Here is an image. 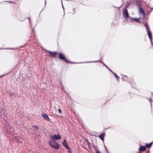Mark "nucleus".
I'll return each mask as SVG.
<instances>
[{
  "instance_id": "1",
  "label": "nucleus",
  "mask_w": 153,
  "mask_h": 153,
  "mask_svg": "<svg viewBox=\"0 0 153 153\" xmlns=\"http://www.w3.org/2000/svg\"><path fill=\"white\" fill-rule=\"evenodd\" d=\"M49 145L53 148L58 150L60 148L59 144L54 140L50 139L48 141Z\"/></svg>"
},
{
  "instance_id": "2",
  "label": "nucleus",
  "mask_w": 153,
  "mask_h": 153,
  "mask_svg": "<svg viewBox=\"0 0 153 153\" xmlns=\"http://www.w3.org/2000/svg\"><path fill=\"white\" fill-rule=\"evenodd\" d=\"M60 138L61 136L59 134H54V135L51 136L50 137V139L53 140H57Z\"/></svg>"
},
{
  "instance_id": "3",
  "label": "nucleus",
  "mask_w": 153,
  "mask_h": 153,
  "mask_svg": "<svg viewBox=\"0 0 153 153\" xmlns=\"http://www.w3.org/2000/svg\"><path fill=\"white\" fill-rule=\"evenodd\" d=\"M20 140H21V138L19 136H15L13 137V140L16 141L17 142H19V144L21 143V144H22V141H21Z\"/></svg>"
},
{
  "instance_id": "4",
  "label": "nucleus",
  "mask_w": 153,
  "mask_h": 153,
  "mask_svg": "<svg viewBox=\"0 0 153 153\" xmlns=\"http://www.w3.org/2000/svg\"><path fill=\"white\" fill-rule=\"evenodd\" d=\"M147 32V34L149 36V39L151 40V42L152 45H153V44L152 42V33L149 29H148V30H146Z\"/></svg>"
},
{
  "instance_id": "5",
  "label": "nucleus",
  "mask_w": 153,
  "mask_h": 153,
  "mask_svg": "<svg viewBox=\"0 0 153 153\" xmlns=\"http://www.w3.org/2000/svg\"><path fill=\"white\" fill-rule=\"evenodd\" d=\"M59 58L62 60H64L66 62H68V61L65 59V55L62 53L59 54Z\"/></svg>"
},
{
  "instance_id": "6",
  "label": "nucleus",
  "mask_w": 153,
  "mask_h": 153,
  "mask_svg": "<svg viewBox=\"0 0 153 153\" xmlns=\"http://www.w3.org/2000/svg\"><path fill=\"white\" fill-rule=\"evenodd\" d=\"M123 13L124 16L125 18H126L128 17V13L126 9H125L123 10Z\"/></svg>"
},
{
  "instance_id": "7",
  "label": "nucleus",
  "mask_w": 153,
  "mask_h": 153,
  "mask_svg": "<svg viewBox=\"0 0 153 153\" xmlns=\"http://www.w3.org/2000/svg\"><path fill=\"white\" fill-rule=\"evenodd\" d=\"M63 145L65 147V148L68 149H70L67 143L65 140H64L62 143Z\"/></svg>"
},
{
  "instance_id": "8",
  "label": "nucleus",
  "mask_w": 153,
  "mask_h": 153,
  "mask_svg": "<svg viewBox=\"0 0 153 153\" xmlns=\"http://www.w3.org/2000/svg\"><path fill=\"white\" fill-rule=\"evenodd\" d=\"M139 13L143 14V17L144 18L145 16L144 11L142 8L140 7L139 9Z\"/></svg>"
},
{
  "instance_id": "9",
  "label": "nucleus",
  "mask_w": 153,
  "mask_h": 153,
  "mask_svg": "<svg viewBox=\"0 0 153 153\" xmlns=\"http://www.w3.org/2000/svg\"><path fill=\"white\" fill-rule=\"evenodd\" d=\"M48 52L50 53V55L53 57L56 56L57 53L55 52H52L50 51H48Z\"/></svg>"
},
{
  "instance_id": "10",
  "label": "nucleus",
  "mask_w": 153,
  "mask_h": 153,
  "mask_svg": "<svg viewBox=\"0 0 153 153\" xmlns=\"http://www.w3.org/2000/svg\"><path fill=\"white\" fill-rule=\"evenodd\" d=\"M146 149V147L145 146H140L139 149V150L141 152L145 151Z\"/></svg>"
},
{
  "instance_id": "11",
  "label": "nucleus",
  "mask_w": 153,
  "mask_h": 153,
  "mask_svg": "<svg viewBox=\"0 0 153 153\" xmlns=\"http://www.w3.org/2000/svg\"><path fill=\"white\" fill-rule=\"evenodd\" d=\"M42 117H43V118L45 120H49V119L48 116L46 114H44L42 115Z\"/></svg>"
},
{
  "instance_id": "12",
  "label": "nucleus",
  "mask_w": 153,
  "mask_h": 153,
  "mask_svg": "<svg viewBox=\"0 0 153 153\" xmlns=\"http://www.w3.org/2000/svg\"><path fill=\"white\" fill-rule=\"evenodd\" d=\"M105 134H100L99 136L100 138L103 141H104V137H105Z\"/></svg>"
},
{
  "instance_id": "13",
  "label": "nucleus",
  "mask_w": 153,
  "mask_h": 153,
  "mask_svg": "<svg viewBox=\"0 0 153 153\" xmlns=\"http://www.w3.org/2000/svg\"><path fill=\"white\" fill-rule=\"evenodd\" d=\"M153 142H152V143H149V144H147L146 145V146L147 147H151V146H152V143H153Z\"/></svg>"
},
{
  "instance_id": "14",
  "label": "nucleus",
  "mask_w": 153,
  "mask_h": 153,
  "mask_svg": "<svg viewBox=\"0 0 153 153\" xmlns=\"http://www.w3.org/2000/svg\"><path fill=\"white\" fill-rule=\"evenodd\" d=\"M112 73L114 75L115 78L118 80V79L119 78V76H118L115 73Z\"/></svg>"
},
{
  "instance_id": "15",
  "label": "nucleus",
  "mask_w": 153,
  "mask_h": 153,
  "mask_svg": "<svg viewBox=\"0 0 153 153\" xmlns=\"http://www.w3.org/2000/svg\"><path fill=\"white\" fill-rule=\"evenodd\" d=\"M87 144H88V147L89 149H90V147L91 146V144L89 141L88 142H87Z\"/></svg>"
},
{
  "instance_id": "16",
  "label": "nucleus",
  "mask_w": 153,
  "mask_h": 153,
  "mask_svg": "<svg viewBox=\"0 0 153 153\" xmlns=\"http://www.w3.org/2000/svg\"><path fill=\"white\" fill-rule=\"evenodd\" d=\"M144 25L146 27V30H148V29H149V27L148 26L147 24L146 23H145L144 24Z\"/></svg>"
},
{
  "instance_id": "17",
  "label": "nucleus",
  "mask_w": 153,
  "mask_h": 153,
  "mask_svg": "<svg viewBox=\"0 0 153 153\" xmlns=\"http://www.w3.org/2000/svg\"><path fill=\"white\" fill-rule=\"evenodd\" d=\"M32 127L35 129H37L38 128V127L36 126H32Z\"/></svg>"
},
{
  "instance_id": "18",
  "label": "nucleus",
  "mask_w": 153,
  "mask_h": 153,
  "mask_svg": "<svg viewBox=\"0 0 153 153\" xmlns=\"http://www.w3.org/2000/svg\"><path fill=\"white\" fill-rule=\"evenodd\" d=\"M58 111L59 113L61 114L62 113L61 110L60 109H59Z\"/></svg>"
},
{
  "instance_id": "19",
  "label": "nucleus",
  "mask_w": 153,
  "mask_h": 153,
  "mask_svg": "<svg viewBox=\"0 0 153 153\" xmlns=\"http://www.w3.org/2000/svg\"><path fill=\"white\" fill-rule=\"evenodd\" d=\"M134 20L137 22H138L139 20V19H134Z\"/></svg>"
},
{
  "instance_id": "20",
  "label": "nucleus",
  "mask_w": 153,
  "mask_h": 153,
  "mask_svg": "<svg viewBox=\"0 0 153 153\" xmlns=\"http://www.w3.org/2000/svg\"><path fill=\"white\" fill-rule=\"evenodd\" d=\"M84 139H85V141H86V142L87 143L88 142V139H86V138H84Z\"/></svg>"
},
{
  "instance_id": "21",
  "label": "nucleus",
  "mask_w": 153,
  "mask_h": 153,
  "mask_svg": "<svg viewBox=\"0 0 153 153\" xmlns=\"http://www.w3.org/2000/svg\"><path fill=\"white\" fill-rule=\"evenodd\" d=\"M96 153H101L100 151H99L98 150H97L96 151Z\"/></svg>"
},
{
  "instance_id": "22",
  "label": "nucleus",
  "mask_w": 153,
  "mask_h": 153,
  "mask_svg": "<svg viewBox=\"0 0 153 153\" xmlns=\"http://www.w3.org/2000/svg\"><path fill=\"white\" fill-rule=\"evenodd\" d=\"M102 63L105 66V67H106L107 68H108V67L106 65H105L103 62H102Z\"/></svg>"
},
{
  "instance_id": "23",
  "label": "nucleus",
  "mask_w": 153,
  "mask_h": 153,
  "mask_svg": "<svg viewBox=\"0 0 153 153\" xmlns=\"http://www.w3.org/2000/svg\"><path fill=\"white\" fill-rule=\"evenodd\" d=\"M108 69H109V71H110L111 72H112V73L113 72H112L111 70V69H110L109 68Z\"/></svg>"
},
{
  "instance_id": "24",
  "label": "nucleus",
  "mask_w": 153,
  "mask_h": 153,
  "mask_svg": "<svg viewBox=\"0 0 153 153\" xmlns=\"http://www.w3.org/2000/svg\"><path fill=\"white\" fill-rule=\"evenodd\" d=\"M29 153H34V152H29Z\"/></svg>"
},
{
  "instance_id": "25",
  "label": "nucleus",
  "mask_w": 153,
  "mask_h": 153,
  "mask_svg": "<svg viewBox=\"0 0 153 153\" xmlns=\"http://www.w3.org/2000/svg\"><path fill=\"white\" fill-rule=\"evenodd\" d=\"M99 62V61H94V62Z\"/></svg>"
},
{
  "instance_id": "26",
  "label": "nucleus",
  "mask_w": 153,
  "mask_h": 153,
  "mask_svg": "<svg viewBox=\"0 0 153 153\" xmlns=\"http://www.w3.org/2000/svg\"><path fill=\"white\" fill-rule=\"evenodd\" d=\"M58 107H59H59H60V106H59V105H58Z\"/></svg>"
},
{
  "instance_id": "27",
  "label": "nucleus",
  "mask_w": 153,
  "mask_h": 153,
  "mask_svg": "<svg viewBox=\"0 0 153 153\" xmlns=\"http://www.w3.org/2000/svg\"><path fill=\"white\" fill-rule=\"evenodd\" d=\"M95 136L97 137V136L96 135H94Z\"/></svg>"
}]
</instances>
